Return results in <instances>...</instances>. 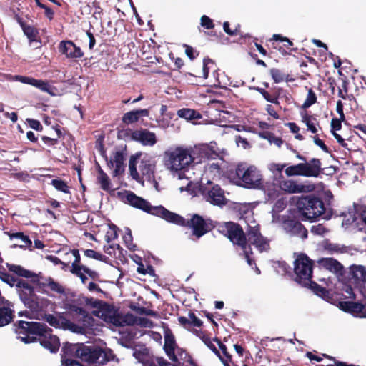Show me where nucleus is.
<instances>
[{
  "label": "nucleus",
  "instance_id": "nucleus-1",
  "mask_svg": "<svg viewBox=\"0 0 366 366\" xmlns=\"http://www.w3.org/2000/svg\"><path fill=\"white\" fill-rule=\"evenodd\" d=\"M224 176L232 184L247 189H260L264 185L261 172L245 162L228 166Z\"/></svg>",
  "mask_w": 366,
  "mask_h": 366
},
{
  "label": "nucleus",
  "instance_id": "nucleus-2",
  "mask_svg": "<svg viewBox=\"0 0 366 366\" xmlns=\"http://www.w3.org/2000/svg\"><path fill=\"white\" fill-rule=\"evenodd\" d=\"M61 352V362L63 358L71 359V357H78L82 361L89 363H98L104 365L112 360L114 355L110 350L108 351L96 346H86L84 344H72L66 342L64 344Z\"/></svg>",
  "mask_w": 366,
  "mask_h": 366
},
{
  "label": "nucleus",
  "instance_id": "nucleus-3",
  "mask_svg": "<svg viewBox=\"0 0 366 366\" xmlns=\"http://www.w3.org/2000/svg\"><path fill=\"white\" fill-rule=\"evenodd\" d=\"M166 222L178 226L192 229V235L199 239L214 229H217V221L204 218L198 214H193L190 219H186L181 215L169 211Z\"/></svg>",
  "mask_w": 366,
  "mask_h": 366
},
{
  "label": "nucleus",
  "instance_id": "nucleus-4",
  "mask_svg": "<svg viewBox=\"0 0 366 366\" xmlns=\"http://www.w3.org/2000/svg\"><path fill=\"white\" fill-rule=\"evenodd\" d=\"M295 205L304 221L312 222L323 214L325 211V204L322 199L314 194L297 197Z\"/></svg>",
  "mask_w": 366,
  "mask_h": 366
},
{
  "label": "nucleus",
  "instance_id": "nucleus-5",
  "mask_svg": "<svg viewBox=\"0 0 366 366\" xmlns=\"http://www.w3.org/2000/svg\"><path fill=\"white\" fill-rule=\"evenodd\" d=\"M194 161L192 148L177 147L164 153V164L171 171L186 170Z\"/></svg>",
  "mask_w": 366,
  "mask_h": 366
},
{
  "label": "nucleus",
  "instance_id": "nucleus-6",
  "mask_svg": "<svg viewBox=\"0 0 366 366\" xmlns=\"http://www.w3.org/2000/svg\"><path fill=\"white\" fill-rule=\"evenodd\" d=\"M216 226L217 232L226 237L234 245H237L241 249L247 248V230L244 232L240 224L229 221L224 222H217Z\"/></svg>",
  "mask_w": 366,
  "mask_h": 366
},
{
  "label": "nucleus",
  "instance_id": "nucleus-7",
  "mask_svg": "<svg viewBox=\"0 0 366 366\" xmlns=\"http://www.w3.org/2000/svg\"><path fill=\"white\" fill-rule=\"evenodd\" d=\"M44 327L41 322L19 320L14 323L13 330L19 339L29 344L37 341L39 335L44 332Z\"/></svg>",
  "mask_w": 366,
  "mask_h": 366
},
{
  "label": "nucleus",
  "instance_id": "nucleus-8",
  "mask_svg": "<svg viewBox=\"0 0 366 366\" xmlns=\"http://www.w3.org/2000/svg\"><path fill=\"white\" fill-rule=\"evenodd\" d=\"M129 204L137 209H141L149 214L156 216L166 221L169 211L162 205L152 206L146 199L136 195L134 192H129L126 196Z\"/></svg>",
  "mask_w": 366,
  "mask_h": 366
},
{
  "label": "nucleus",
  "instance_id": "nucleus-9",
  "mask_svg": "<svg viewBox=\"0 0 366 366\" xmlns=\"http://www.w3.org/2000/svg\"><path fill=\"white\" fill-rule=\"evenodd\" d=\"M295 281L304 286L312 280L313 272V262L307 254H300L294 262Z\"/></svg>",
  "mask_w": 366,
  "mask_h": 366
},
{
  "label": "nucleus",
  "instance_id": "nucleus-10",
  "mask_svg": "<svg viewBox=\"0 0 366 366\" xmlns=\"http://www.w3.org/2000/svg\"><path fill=\"white\" fill-rule=\"evenodd\" d=\"M16 289L25 306L31 311L38 312L39 310L40 305L38 297L35 294L34 288L31 285L23 279H20L17 282Z\"/></svg>",
  "mask_w": 366,
  "mask_h": 366
},
{
  "label": "nucleus",
  "instance_id": "nucleus-11",
  "mask_svg": "<svg viewBox=\"0 0 366 366\" xmlns=\"http://www.w3.org/2000/svg\"><path fill=\"white\" fill-rule=\"evenodd\" d=\"M192 154L197 159V163L206 160L216 159L219 157L220 150L215 142L209 144H201L192 149Z\"/></svg>",
  "mask_w": 366,
  "mask_h": 366
},
{
  "label": "nucleus",
  "instance_id": "nucleus-12",
  "mask_svg": "<svg viewBox=\"0 0 366 366\" xmlns=\"http://www.w3.org/2000/svg\"><path fill=\"white\" fill-rule=\"evenodd\" d=\"M247 247L254 245L259 252H267L270 249L269 241L262 235L259 224L248 226Z\"/></svg>",
  "mask_w": 366,
  "mask_h": 366
},
{
  "label": "nucleus",
  "instance_id": "nucleus-13",
  "mask_svg": "<svg viewBox=\"0 0 366 366\" xmlns=\"http://www.w3.org/2000/svg\"><path fill=\"white\" fill-rule=\"evenodd\" d=\"M202 194L211 204L222 207L228 202L224 189L219 185L214 184L211 182H208V186L204 188Z\"/></svg>",
  "mask_w": 366,
  "mask_h": 366
},
{
  "label": "nucleus",
  "instance_id": "nucleus-14",
  "mask_svg": "<svg viewBox=\"0 0 366 366\" xmlns=\"http://www.w3.org/2000/svg\"><path fill=\"white\" fill-rule=\"evenodd\" d=\"M72 311L81 315L83 318V324L81 325L71 322L66 319H62V327L64 329H69L74 332L84 333L85 327L90 324V321L93 320L92 317L82 307L74 306Z\"/></svg>",
  "mask_w": 366,
  "mask_h": 366
},
{
  "label": "nucleus",
  "instance_id": "nucleus-15",
  "mask_svg": "<svg viewBox=\"0 0 366 366\" xmlns=\"http://www.w3.org/2000/svg\"><path fill=\"white\" fill-rule=\"evenodd\" d=\"M262 84L264 85V88L254 86L253 89L261 94L267 102L281 107L279 99L283 92V89L277 86L270 87L269 83L267 82H264Z\"/></svg>",
  "mask_w": 366,
  "mask_h": 366
},
{
  "label": "nucleus",
  "instance_id": "nucleus-16",
  "mask_svg": "<svg viewBox=\"0 0 366 366\" xmlns=\"http://www.w3.org/2000/svg\"><path fill=\"white\" fill-rule=\"evenodd\" d=\"M51 332L52 330L45 325L44 332H42V335H39L37 340L39 341L41 345L45 349L49 350L51 352L55 353L59 349L60 342L59 337Z\"/></svg>",
  "mask_w": 366,
  "mask_h": 366
},
{
  "label": "nucleus",
  "instance_id": "nucleus-17",
  "mask_svg": "<svg viewBox=\"0 0 366 366\" xmlns=\"http://www.w3.org/2000/svg\"><path fill=\"white\" fill-rule=\"evenodd\" d=\"M267 46L277 50L283 55L297 50L292 47L293 43L288 38L284 37L281 34H274L272 38L268 40Z\"/></svg>",
  "mask_w": 366,
  "mask_h": 366
},
{
  "label": "nucleus",
  "instance_id": "nucleus-18",
  "mask_svg": "<svg viewBox=\"0 0 366 366\" xmlns=\"http://www.w3.org/2000/svg\"><path fill=\"white\" fill-rule=\"evenodd\" d=\"M284 230L292 236H296L305 239L307 238L308 232L305 226L298 220L288 218L282 222Z\"/></svg>",
  "mask_w": 366,
  "mask_h": 366
},
{
  "label": "nucleus",
  "instance_id": "nucleus-19",
  "mask_svg": "<svg viewBox=\"0 0 366 366\" xmlns=\"http://www.w3.org/2000/svg\"><path fill=\"white\" fill-rule=\"evenodd\" d=\"M91 304L93 307L101 309L102 315L105 316V319L108 320L109 322L117 326L122 325L119 321V315L113 306L98 300L92 301Z\"/></svg>",
  "mask_w": 366,
  "mask_h": 366
},
{
  "label": "nucleus",
  "instance_id": "nucleus-20",
  "mask_svg": "<svg viewBox=\"0 0 366 366\" xmlns=\"http://www.w3.org/2000/svg\"><path fill=\"white\" fill-rule=\"evenodd\" d=\"M132 140L137 142L143 146L149 147L154 146L157 142V136L154 132L142 128L133 131Z\"/></svg>",
  "mask_w": 366,
  "mask_h": 366
},
{
  "label": "nucleus",
  "instance_id": "nucleus-21",
  "mask_svg": "<svg viewBox=\"0 0 366 366\" xmlns=\"http://www.w3.org/2000/svg\"><path fill=\"white\" fill-rule=\"evenodd\" d=\"M59 51L68 59H81L84 52L72 41H61L58 46Z\"/></svg>",
  "mask_w": 366,
  "mask_h": 366
},
{
  "label": "nucleus",
  "instance_id": "nucleus-22",
  "mask_svg": "<svg viewBox=\"0 0 366 366\" xmlns=\"http://www.w3.org/2000/svg\"><path fill=\"white\" fill-rule=\"evenodd\" d=\"M16 79L21 83L31 85L42 92L49 94L51 96L56 95L54 90H56V89L54 86L50 85L47 81L36 79L33 77L25 76H17Z\"/></svg>",
  "mask_w": 366,
  "mask_h": 366
},
{
  "label": "nucleus",
  "instance_id": "nucleus-23",
  "mask_svg": "<svg viewBox=\"0 0 366 366\" xmlns=\"http://www.w3.org/2000/svg\"><path fill=\"white\" fill-rule=\"evenodd\" d=\"M340 308L357 317H366V305L358 302L341 301Z\"/></svg>",
  "mask_w": 366,
  "mask_h": 366
},
{
  "label": "nucleus",
  "instance_id": "nucleus-24",
  "mask_svg": "<svg viewBox=\"0 0 366 366\" xmlns=\"http://www.w3.org/2000/svg\"><path fill=\"white\" fill-rule=\"evenodd\" d=\"M303 177H318L323 172L320 159L312 158L309 162L302 163Z\"/></svg>",
  "mask_w": 366,
  "mask_h": 366
},
{
  "label": "nucleus",
  "instance_id": "nucleus-25",
  "mask_svg": "<svg viewBox=\"0 0 366 366\" xmlns=\"http://www.w3.org/2000/svg\"><path fill=\"white\" fill-rule=\"evenodd\" d=\"M177 343L175 337L170 329L164 331V350L169 358L174 362H178V357L175 354Z\"/></svg>",
  "mask_w": 366,
  "mask_h": 366
},
{
  "label": "nucleus",
  "instance_id": "nucleus-26",
  "mask_svg": "<svg viewBox=\"0 0 366 366\" xmlns=\"http://www.w3.org/2000/svg\"><path fill=\"white\" fill-rule=\"evenodd\" d=\"M280 189L288 194L302 193L306 192L305 185L298 184L292 179H283L279 182Z\"/></svg>",
  "mask_w": 366,
  "mask_h": 366
},
{
  "label": "nucleus",
  "instance_id": "nucleus-27",
  "mask_svg": "<svg viewBox=\"0 0 366 366\" xmlns=\"http://www.w3.org/2000/svg\"><path fill=\"white\" fill-rule=\"evenodd\" d=\"M14 317V310L11 308V303L6 300L3 305H0V327L11 323Z\"/></svg>",
  "mask_w": 366,
  "mask_h": 366
},
{
  "label": "nucleus",
  "instance_id": "nucleus-28",
  "mask_svg": "<svg viewBox=\"0 0 366 366\" xmlns=\"http://www.w3.org/2000/svg\"><path fill=\"white\" fill-rule=\"evenodd\" d=\"M149 111L148 109H139L132 110L124 114L122 117V122L126 124H131L137 122L140 117H148Z\"/></svg>",
  "mask_w": 366,
  "mask_h": 366
},
{
  "label": "nucleus",
  "instance_id": "nucleus-29",
  "mask_svg": "<svg viewBox=\"0 0 366 366\" xmlns=\"http://www.w3.org/2000/svg\"><path fill=\"white\" fill-rule=\"evenodd\" d=\"M303 287L310 288L316 295L322 299L327 300L331 298V294L327 289L320 286L312 280Z\"/></svg>",
  "mask_w": 366,
  "mask_h": 366
},
{
  "label": "nucleus",
  "instance_id": "nucleus-30",
  "mask_svg": "<svg viewBox=\"0 0 366 366\" xmlns=\"http://www.w3.org/2000/svg\"><path fill=\"white\" fill-rule=\"evenodd\" d=\"M154 164L152 163L149 159H142L139 164V170L142 174L146 177L147 180L154 178Z\"/></svg>",
  "mask_w": 366,
  "mask_h": 366
},
{
  "label": "nucleus",
  "instance_id": "nucleus-31",
  "mask_svg": "<svg viewBox=\"0 0 366 366\" xmlns=\"http://www.w3.org/2000/svg\"><path fill=\"white\" fill-rule=\"evenodd\" d=\"M350 275L356 282H366V268L362 265H352L350 267Z\"/></svg>",
  "mask_w": 366,
  "mask_h": 366
},
{
  "label": "nucleus",
  "instance_id": "nucleus-32",
  "mask_svg": "<svg viewBox=\"0 0 366 366\" xmlns=\"http://www.w3.org/2000/svg\"><path fill=\"white\" fill-rule=\"evenodd\" d=\"M210 70H212L214 74L217 72V68L214 61L207 56L203 59V66L201 74L197 75L196 76L202 77L206 79L208 78Z\"/></svg>",
  "mask_w": 366,
  "mask_h": 366
},
{
  "label": "nucleus",
  "instance_id": "nucleus-33",
  "mask_svg": "<svg viewBox=\"0 0 366 366\" xmlns=\"http://www.w3.org/2000/svg\"><path fill=\"white\" fill-rule=\"evenodd\" d=\"M11 239H18L21 241V244L19 245L20 248L29 249L32 250V242L29 237L25 235L23 232H15L9 234Z\"/></svg>",
  "mask_w": 366,
  "mask_h": 366
},
{
  "label": "nucleus",
  "instance_id": "nucleus-34",
  "mask_svg": "<svg viewBox=\"0 0 366 366\" xmlns=\"http://www.w3.org/2000/svg\"><path fill=\"white\" fill-rule=\"evenodd\" d=\"M320 262L325 268L331 272H339L343 268L342 265L337 260L332 258H323Z\"/></svg>",
  "mask_w": 366,
  "mask_h": 366
},
{
  "label": "nucleus",
  "instance_id": "nucleus-35",
  "mask_svg": "<svg viewBox=\"0 0 366 366\" xmlns=\"http://www.w3.org/2000/svg\"><path fill=\"white\" fill-rule=\"evenodd\" d=\"M24 34L26 37L28 38L30 43L31 42H40V38L39 36V32L38 29L34 27V26H31L29 24H26L23 29H22Z\"/></svg>",
  "mask_w": 366,
  "mask_h": 366
},
{
  "label": "nucleus",
  "instance_id": "nucleus-36",
  "mask_svg": "<svg viewBox=\"0 0 366 366\" xmlns=\"http://www.w3.org/2000/svg\"><path fill=\"white\" fill-rule=\"evenodd\" d=\"M177 114L179 117L184 118L187 120H195L202 118V115L199 112L189 108H183L178 110Z\"/></svg>",
  "mask_w": 366,
  "mask_h": 366
},
{
  "label": "nucleus",
  "instance_id": "nucleus-37",
  "mask_svg": "<svg viewBox=\"0 0 366 366\" xmlns=\"http://www.w3.org/2000/svg\"><path fill=\"white\" fill-rule=\"evenodd\" d=\"M197 335L202 340V342L218 357H221V353L212 343L211 338L204 331H196Z\"/></svg>",
  "mask_w": 366,
  "mask_h": 366
},
{
  "label": "nucleus",
  "instance_id": "nucleus-38",
  "mask_svg": "<svg viewBox=\"0 0 366 366\" xmlns=\"http://www.w3.org/2000/svg\"><path fill=\"white\" fill-rule=\"evenodd\" d=\"M45 288H49L52 292L58 294H64L65 290L64 287L59 282H56L52 277H49L44 279Z\"/></svg>",
  "mask_w": 366,
  "mask_h": 366
},
{
  "label": "nucleus",
  "instance_id": "nucleus-39",
  "mask_svg": "<svg viewBox=\"0 0 366 366\" xmlns=\"http://www.w3.org/2000/svg\"><path fill=\"white\" fill-rule=\"evenodd\" d=\"M97 181L103 190L108 191L110 189V179L108 175L99 166L98 169Z\"/></svg>",
  "mask_w": 366,
  "mask_h": 366
},
{
  "label": "nucleus",
  "instance_id": "nucleus-40",
  "mask_svg": "<svg viewBox=\"0 0 366 366\" xmlns=\"http://www.w3.org/2000/svg\"><path fill=\"white\" fill-rule=\"evenodd\" d=\"M6 267L9 272H13L18 277H26L30 274V270L26 269L21 265L6 263Z\"/></svg>",
  "mask_w": 366,
  "mask_h": 366
},
{
  "label": "nucleus",
  "instance_id": "nucleus-41",
  "mask_svg": "<svg viewBox=\"0 0 366 366\" xmlns=\"http://www.w3.org/2000/svg\"><path fill=\"white\" fill-rule=\"evenodd\" d=\"M25 278H30V282L36 285L39 288L44 290V277L41 276V273L36 274L31 271H30V274L29 276H26Z\"/></svg>",
  "mask_w": 366,
  "mask_h": 366
},
{
  "label": "nucleus",
  "instance_id": "nucleus-42",
  "mask_svg": "<svg viewBox=\"0 0 366 366\" xmlns=\"http://www.w3.org/2000/svg\"><path fill=\"white\" fill-rule=\"evenodd\" d=\"M0 280L8 284L11 287L16 286L17 282L20 280L18 277H14L12 274H10L5 270H0Z\"/></svg>",
  "mask_w": 366,
  "mask_h": 366
},
{
  "label": "nucleus",
  "instance_id": "nucleus-43",
  "mask_svg": "<svg viewBox=\"0 0 366 366\" xmlns=\"http://www.w3.org/2000/svg\"><path fill=\"white\" fill-rule=\"evenodd\" d=\"M260 137L267 139L270 143H273L278 147H280L283 143L282 139L280 137H276L272 132L264 131L259 134Z\"/></svg>",
  "mask_w": 366,
  "mask_h": 366
},
{
  "label": "nucleus",
  "instance_id": "nucleus-44",
  "mask_svg": "<svg viewBox=\"0 0 366 366\" xmlns=\"http://www.w3.org/2000/svg\"><path fill=\"white\" fill-rule=\"evenodd\" d=\"M287 176H302L303 177V169L302 163H299L296 165L289 166L285 170Z\"/></svg>",
  "mask_w": 366,
  "mask_h": 366
},
{
  "label": "nucleus",
  "instance_id": "nucleus-45",
  "mask_svg": "<svg viewBox=\"0 0 366 366\" xmlns=\"http://www.w3.org/2000/svg\"><path fill=\"white\" fill-rule=\"evenodd\" d=\"M51 184L58 191L64 193H69V187L66 182L61 179H54L51 180Z\"/></svg>",
  "mask_w": 366,
  "mask_h": 366
},
{
  "label": "nucleus",
  "instance_id": "nucleus-46",
  "mask_svg": "<svg viewBox=\"0 0 366 366\" xmlns=\"http://www.w3.org/2000/svg\"><path fill=\"white\" fill-rule=\"evenodd\" d=\"M124 156L122 151H118L114 153L113 157L107 163L108 166L112 167L114 165H124Z\"/></svg>",
  "mask_w": 366,
  "mask_h": 366
},
{
  "label": "nucleus",
  "instance_id": "nucleus-47",
  "mask_svg": "<svg viewBox=\"0 0 366 366\" xmlns=\"http://www.w3.org/2000/svg\"><path fill=\"white\" fill-rule=\"evenodd\" d=\"M317 102V96L315 92L312 90V88L307 89V98L305 100L302 108L307 109L311 107L312 104Z\"/></svg>",
  "mask_w": 366,
  "mask_h": 366
},
{
  "label": "nucleus",
  "instance_id": "nucleus-48",
  "mask_svg": "<svg viewBox=\"0 0 366 366\" xmlns=\"http://www.w3.org/2000/svg\"><path fill=\"white\" fill-rule=\"evenodd\" d=\"M140 154H136L135 156H132L130 157L129 162V169L130 171L131 176L134 179H138L139 178V174L137 170L136 164H137V159L139 157Z\"/></svg>",
  "mask_w": 366,
  "mask_h": 366
},
{
  "label": "nucleus",
  "instance_id": "nucleus-49",
  "mask_svg": "<svg viewBox=\"0 0 366 366\" xmlns=\"http://www.w3.org/2000/svg\"><path fill=\"white\" fill-rule=\"evenodd\" d=\"M123 240L127 246V247L131 251L136 250V244H133V237L132 235L131 229L129 228L126 229V232L123 236Z\"/></svg>",
  "mask_w": 366,
  "mask_h": 366
},
{
  "label": "nucleus",
  "instance_id": "nucleus-50",
  "mask_svg": "<svg viewBox=\"0 0 366 366\" xmlns=\"http://www.w3.org/2000/svg\"><path fill=\"white\" fill-rule=\"evenodd\" d=\"M62 319H65L62 316H60L59 318L56 317L54 315L49 314L46 315L45 320L52 327L56 328H59L62 326Z\"/></svg>",
  "mask_w": 366,
  "mask_h": 366
},
{
  "label": "nucleus",
  "instance_id": "nucleus-51",
  "mask_svg": "<svg viewBox=\"0 0 366 366\" xmlns=\"http://www.w3.org/2000/svg\"><path fill=\"white\" fill-rule=\"evenodd\" d=\"M74 257V261L71 264V268L70 270H74L77 269H82L85 265L81 264V256L79 254V251L76 249L71 250Z\"/></svg>",
  "mask_w": 366,
  "mask_h": 366
},
{
  "label": "nucleus",
  "instance_id": "nucleus-52",
  "mask_svg": "<svg viewBox=\"0 0 366 366\" xmlns=\"http://www.w3.org/2000/svg\"><path fill=\"white\" fill-rule=\"evenodd\" d=\"M269 74L275 83H280L285 81V74L278 69H271Z\"/></svg>",
  "mask_w": 366,
  "mask_h": 366
},
{
  "label": "nucleus",
  "instance_id": "nucleus-53",
  "mask_svg": "<svg viewBox=\"0 0 366 366\" xmlns=\"http://www.w3.org/2000/svg\"><path fill=\"white\" fill-rule=\"evenodd\" d=\"M206 171L212 173L214 176L220 177L222 171L218 163L209 164L206 167Z\"/></svg>",
  "mask_w": 366,
  "mask_h": 366
},
{
  "label": "nucleus",
  "instance_id": "nucleus-54",
  "mask_svg": "<svg viewBox=\"0 0 366 366\" xmlns=\"http://www.w3.org/2000/svg\"><path fill=\"white\" fill-rule=\"evenodd\" d=\"M214 341H215L218 344L219 349L222 350V353H223V355L224 356V358L225 359V360H228V361L232 362V356L227 351V346L224 344H223L220 341V340H219L218 338H214Z\"/></svg>",
  "mask_w": 366,
  "mask_h": 366
},
{
  "label": "nucleus",
  "instance_id": "nucleus-55",
  "mask_svg": "<svg viewBox=\"0 0 366 366\" xmlns=\"http://www.w3.org/2000/svg\"><path fill=\"white\" fill-rule=\"evenodd\" d=\"M137 272L138 273L144 275L148 274L151 276H153L154 274V269L152 265L149 264L147 266V267H145L142 263L138 264Z\"/></svg>",
  "mask_w": 366,
  "mask_h": 366
},
{
  "label": "nucleus",
  "instance_id": "nucleus-56",
  "mask_svg": "<svg viewBox=\"0 0 366 366\" xmlns=\"http://www.w3.org/2000/svg\"><path fill=\"white\" fill-rule=\"evenodd\" d=\"M183 47L185 49V54L188 56V58L190 60L195 59L198 55L199 54V52L194 49L192 46L188 44H184Z\"/></svg>",
  "mask_w": 366,
  "mask_h": 366
},
{
  "label": "nucleus",
  "instance_id": "nucleus-57",
  "mask_svg": "<svg viewBox=\"0 0 366 366\" xmlns=\"http://www.w3.org/2000/svg\"><path fill=\"white\" fill-rule=\"evenodd\" d=\"M200 24L202 27L207 29H212L214 27V24L212 19L206 15H203L201 17Z\"/></svg>",
  "mask_w": 366,
  "mask_h": 366
},
{
  "label": "nucleus",
  "instance_id": "nucleus-58",
  "mask_svg": "<svg viewBox=\"0 0 366 366\" xmlns=\"http://www.w3.org/2000/svg\"><path fill=\"white\" fill-rule=\"evenodd\" d=\"M84 254L86 257L93 258L96 260L102 261L103 259L105 258L104 255L93 249H85Z\"/></svg>",
  "mask_w": 366,
  "mask_h": 366
},
{
  "label": "nucleus",
  "instance_id": "nucleus-59",
  "mask_svg": "<svg viewBox=\"0 0 366 366\" xmlns=\"http://www.w3.org/2000/svg\"><path fill=\"white\" fill-rule=\"evenodd\" d=\"M223 29L225 33H227L229 36H236L239 34V25H238L234 29L232 30L229 27V23L228 21H224L223 24Z\"/></svg>",
  "mask_w": 366,
  "mask_h": 366
},
{
  "label": "nucleus",
  "instance_id": "nucleus-60",
  "mask_svg": "<svg viewBox=\"0 0 366 366\" xmlns=\"http://www.w3.org/2000/svg\"><path fill=\"white\" fill-rule=\"evenodd\" d=\"M312 117L305 115L303 117V122L306 124L307 127V129L310 130L312 133L315 134L317 132V129L313 122L311 121Z\"/></svg>",
  "mask_w": 366,
  "mask_h": 366
},
{
  "label": "nucleus",
  "instance_id": "nucleus-61",
  "mask_svg": "<svg viewBox=\"0 0 366 366\" xmlns=\"http://www.w3.org/2000/svg\"><path fill=\"white\" fill-rule=\"evenodd\" d=\"M327 232L328 230L322 224L311 227V232L317 235H324Z\"/></svg>",
  "mask_w": 366,
  "mask_h": 366
},
{
  "label": "nucleus",
  "instance_id": "nucleus-62",
  "mask_svg": "<svg viewBox=\"0 0 366 366\" xmlns=\"http://www.w3.org/2000/svg\"><path fill=\"white\" fill-rule=\"evenodd\" d=\"M26 121L29 127L39 132L43 130V126L39 120L34 119H27Z\"/></svg>",
  "mask_w": 366,
  "mask_h": 366
},
{
  "label": "nucleus",
  "instance_id": "nucleus-63",
  "mask_svg": "<svg viewBox=\"0 0 366 366\" xmlns=\"http://www.w3.org/2000/svg\"><path fill=\"white\" fill-rule=\"evenodd\" d=\"M110 228L112 230L111 234H109V232H108L107 234L105 237L106 241L108 243L110 242L112 240H114V239H117V237H118V234H117L118 228H117V227L116 225L113 224L112 227H110Z\"/></svg>",
  "mask_w": 366,
  "mask_h": 366
},
{
  "label": "nucleus",
  "instance_id": "nucleus-64",
  "mask_svg": "<svg viewBox=\"0 0 366 366\" xmlns=\"http://www.w3.org/2000/svg\"><path fill=\"white\" fill-rule=\"evenodd\" d=\"M244 252V254L245 257V259L248 263L249 265L252 266L253 264H255V262L253 259L250 257V254H252V248L250 246L247 247L245 249H242Z\"/></svg>",
  "mask_w": 366,
  "mask_h": 366
}]
</instances>
